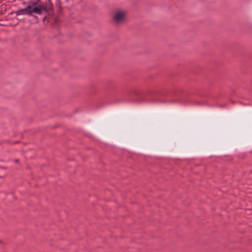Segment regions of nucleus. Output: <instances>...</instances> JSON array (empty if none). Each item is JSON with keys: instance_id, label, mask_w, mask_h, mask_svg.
Listing matches in <instances>:
<instances>
[{"instance_id": "2", "label": "nucleus", "mask_w": 252, "mask_h": 252, "mask_svg": "<svg viewBox=\"0 0 252 252\" xmlns=\"http://www.w3.org/2000/svg\"><path fill=\"white\" fill-rule=\"evenodd\" d=\"M31 5L32 15V13L41 15L43 12H47L46 7L43 4H38L36 2L32 3Z\"/></svg>"}, {"instance_id": "1", "label": "nucleus", "mask_w": 252, "mask_h": 252, "mask_svg": "<svg viewBox=\"0 0 252 252\" xmlns=\"http://www.w3.org/2000/svg\"><path fill=\"white\" fill-rule=\"evenodd\" d=\"M126 11L124 10L116 11L113 15L114 21L117 24L123 23L126 19Z\"/></svg>"}, {"instance_id": "3", "label": "nucleus", "mask_w": 252, "mask_h": 252, "mask_svg": "<svg viewBox=\"0 0 252 252\" xmlns=\"http://www.w3.org/2000/svg\"><path fill=\"white\" fill-rule=\"evenodd\" d=\"M17 15H32V11H31V5H29L26 8H24L21 10L17 11Z\"/></svg>"}, {"instance_id": "4", "label": "nucleus", "mask_w": 252, "mask_h": 252, "mask_svg": "<svg viewBox=\"0 0 252 252\" xmlns=\"http://www.w3.org/2000/svg\"><path fill=\"white\" fill-rule=\"evenodd\" d=\"M18 160H15V162H18Z\"/></svg>"}]
</instances>
